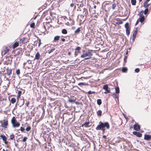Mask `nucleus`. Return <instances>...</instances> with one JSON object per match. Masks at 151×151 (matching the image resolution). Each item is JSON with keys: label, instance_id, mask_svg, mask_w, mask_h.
Masks as SVG:
<instances>
[{"label": "nucleus", "instance_id": "obj_27", "mask_svg": "<svg viewBox=\"0 0 151 151\" xmlns=\"http://www.w3.org/2000/svg\"><path fill=\"white\" fill-rule=\"evenodd\" d=\"M137 30L136 29L134 31V32L132 36H134V37H136L137 34Z\"/></svg>", "mask_w": 151, "mask_h": 151}, {"label": "nucleus", "instance_id": "obj_13", "mask_svg": "<svg viewBox=\"0 0 151 151\" xmlns=\"http://www.w3.org/2000/svg\"><path fill=\"white\" fill-rule=\"evenodd\" d=\"M139 21L141 23H142L145 20L144 16H139V18L138 19Z\"/></svg>", "mask_w": 151, "mask_h": 151}, {"label": "nucleus", "instance_id": "obj_34", "mask_svg": "<svg viewBox=\"0 0 151 151\" xmlns=\"http://www.w3.org/2000/svg\"><path fill=\"white\" fill-rule=\"evenodd\" d=\"M80 28H78L75 31V32L76 33H78L80 31Z\"/></svg>", "mask_w": 151, "mask_h": 151}, {"label": "nucleus", "instance_id": "obj_1", "mask_svg": "<svg viewBox=\"0 0 151 151\" xmlns=\"http://www.w3.org/2000/svg\"><path fill=\"white\" fill-rule=\"evenodd\" d=\"M99 123V124L98 125L96 128V129L97 130H101L104 132L105 130V127H106L107 129L109 128V125L107 122L103 123L100 121Z\"/></svg>", "mask_w": 151, "mask_h": 151}, {"label": "nucleus", "instance_id": "obj_63", "mask_svg": "<svg viewBox=\"0 0 151 151\" xmlns=\"http://www.w3.org/2000/svg\"><path fill=\"white\" fill-rule=\"evenodd\" d=\"M15 145L16 146H17L18 145V144H16V143L15 141Z\"/></svg>", "mask_w": 151, "mask_h": 151}, {"label": "nucleus", "instance_id": "obj_52", "mask_svg": "<svg viewBox=\"0 0 151 151\" xmlns=\"http://www.w3.org/2000/svg\"><path fill=\"white\" fill-rule=\"evenodd\" d=\"M74 6V4L73 3H72L70 5V6L71 7H72Z\"/></svg>", "mask_w": 151, "mask_h": 151}, {"label": "nucleus", "instance_id": "obj_25", "mask_svg": "<svg viewBox=\"0 0 151 151\" xmlns=\"http://www.w3.org/2000/svg\"><path fill=\"white\" fill-rule=\"evenodd\" d=\"M26 39V38L25 37H23V38L19 40V42L20 43H22L24 42V40Z\"/></svg>", "mask_w": 151, "mask_h": 151}, {"label": "nucleus", "instance_id": "obj_2", "mask_svg": "<svg viewBox=\"0 0 151 151\" xmlns=\"http://www.w3.org/2000/svg\"><path fill=\"white\" fill-rule=\"evenodd\" d=\"M92 55V54L91 52V51L90 50H89L81 55V57L82 58H85V59L87 60L91 58Z\"/></svg>", "mask_w": 151, "mask_h": 151}, {"label": "nucleus", "instance_id": "obj_3", "mask_svg": "<svg viewBox=\"0 0 151 151\" xmlns=\"http://www.w3.org/2000/svg\"><path fill=\"white\" fill-rule=\"evenodd\" d=\"M11 122L13 127L15 128L19 127V123L17 122L14 117H13L11 119Z\"/></svg>", "mask_w": 151, "mask_h": 151}, {"label": "nucleus", "instance_id": "obj_7", "mask_svg": "<svg viewBox=\"0 0 151 151\" xmlns=\"http://www.w3.org/2000/svg\"><path fill=\"white\" fill-rule=\"evenodd\" d=\"M133 134L138 137H141L142 136V134L136 131L134 132Z\"/></svg>", "mask_w": 151, "mask_h": 151}, {"label": "nucleus", "instance_id": "obj_48", "mask_svg": "<svg viewBox=\"0 0 151 151\" xmlns=\"http://www.w3.org/2000/svg\"><path fill=\"white\" fill-rule=\"evenodd\" d=\"M16 73L18 75H19V69L16 70Z\"/></svg>", "mask_w": 151, "mask_h": 151}, {"label": "nucleus", "instance_id": "obj_49", "mask_svg": "<svg viewBox=\"0 0 151 151\" xmlns=\"http://www.w3.org/2000/svg\"><path fill=\"white\" fill-rule=\"evenodd\" d=\"M88 93L89 95H90V94H92L91 91H88Z\"/></svg>", "mask_w": 151, "mask_h": 151}, {"label": "nucleus", "instance_id": "obj_31", "mask_svg": "<svg viewBox=\"0 0 151 151\" xmlns=\"http://www.w3.org/2000/svg\"><path fill=\"white\" fill-rule=\"evenodd\" d=\"M15 137L16 138V140L17 142H18V140H19V137H18V133H16L15 134Z\"/></svg>", "mask_w": 151, "mask_h": 151}, {"label": "nucleus", "instance_id": "obj_6", "mask_svg": "<svg viewBox=\"0 0 151 151\" xmlns=\"http://www.w3.org/2000/svg\"><path fill=\"white\" fill-rule=\"evenodd\" d=\"M134 128L135 130L139 131L140 129V127L138 124H136L134 125Z\"/></svg>", "mask_w": 151, "mask_h": 151}, {"label": "nucleus", "instance_id": "obj_62", "mask_svg": "<svg viewBox=\"0 0 151 151\" xmlns=\"http://www.w3.org/2000/svg\"><path fill=\"white\" fill-rule=\"evenodd\" d=\"M68 55H70L71 54V52H69L68 53Z\"/></svg>", "mask_w": 151, "mask_h": 151}, {"label": "nucleus", "instance_id": "obj_23", "mask_svg": "<svg viewBox=\"0 0 151 151\" xmlns=\"http://www.w3.org/2000/svg\"><path fill=\"white\" fill-rule=\"evenodd\" d=\"M127 70V69L126 68H123L122 69V72L124 73L126 72Z\"/></svg>", "mask_w": 151, "mask_h": 151}, {"label": "nucleus", "instance_id": "obj_4", "mask_svg": "<svg viewBox=\"0 0 151 151\" xmlns=\"http://www.w3.org/2000/svg\"><path fill=\"white\" fill-rule=\"evenodd\" d=\"M126 29V34L127 35H129L130 34V28L129 26V23H126L124 25Z\"/></svg>", "mask_w": 151, "mask_h": 151}, {"label": "nucleus", "instance_id": "obj_24", "mask_svg": "<svg viewBox=\"0 0 151 151\" xmlns=\"http://www.w3.org/2000/svg\"><path fill=\"white\" fill-rule=\"evenodd\" d=\"M116 92V93H119V88L118 87L115 88Z\"/></svg>", "mask_w": 151, "mask_h": 151}, {"label": "nucleus", "instance_id": "obj_50", "mask_svg": "<svg viewBox=\"0 0 151 151\" xmlns=\"http://www.w3.org/2000/svg\"><path fill=\"white\" fill-rule=\"evenodd\" d=\"M139 20L138 19L135 24V25H137V24H138V23L139 22Z\"/></svg>", "mask_w": 151, "mask_h": 151}, {"label": "nucleus", "instance_id": "obj_22", "mask_svg": "<svg viewBox=\"0 0 151 151\" xmlns=\"http://www.w3.org/2000/svg\"><path fill=\"white\" fill-rule=\"evenodd\" d=\"M62 32L63 34H67V30L65 29H63L62 31Z\"/></svg>", "mask_w": 151, "mask_h": 151}, {"label": "nucleus", "instance_id": "obj_29", "mask_svg": "<svg viewBox=\"0 0 151 151\" xmlns=\"http://www.w3.org/2000/svg\"><path fill=\"white\" fill-rule=\"evenodd\" d=\"M78 85L79 86H82L83 85H86V84L84 83L81 82V83H78Z\"/></svg>", "mask_w": 151, "mask_h": 151}, {"label": "nucleus", "instance_id": "obj_61", "mask_svg": "<svg viewBox=\"0 0 151 151\" xmlns=\"http://www.w3.org/2000/svg\"><path fill=\"white\" fill-rule=\"evenodd\" d=\"M75 103L76 104H79V103L78 102H75Z\"/></svg>", "mask_w": 151, "mask_h": 151}, {"label": "nucleus", "instance_id": "obj_36", "mask_svg": "<svg viewBox=\"0 0 151 151\" xmlns=\"http://www.w3.org/2000/svg\"><path fill=\"white\" fill-rule=\"evenodd\" d=\"M148 9L147 8V9H146L144 11V13L145 14H147V13L148 12Z\"/></svg>", "mask_w": 151, "mask_h": 151}, {"label": "nucleus", "instance_id": "obj_58", "mask_svg": "<svg viewBox=\"0 0 151 151\" xmlns=\"http://www.w3.org/2000/svg\"><path fill=\"white\" fill-rule=\"evenodd\" d=\"M119 24H122V21H121L119 22Z\"/></svg>", "mask_w": 151, "mask_h": 151}, {"label": "nucleus", "instance_id": "obj_56", "mask_svg": "<svg viewBox=\"0 0 151 151\" xmlns=\"http://www.w3.org/2000/svg\"><path fill=\"white\" fill-rule=\"evenodd\" d=\"M17 97L18 98H19V91L17 92Z\"/></svg>", "mask_w": 151, "mask_h": 151}, {"label": "nucleus", "instance_id": "obj_39", "mask_svg": "<svg viewBox=\"0 0 151 151\" xmlns=\"http://www.w3.org/2000/svg\"><path fill=\"white\" fill-rule=\"evenodd\" d=\"M81 49V48L79 47H77L76 49H75V51H80Z\"/></svg>", "mask_w": 151, "mask_h": 151}, {"label": "nucleus", "instance_id": "obj_9", "mask_svg": "<svg viewBox=\"0 0 151 151\" xmlns=\"http://www.w3.org/2000/svg\"><path fill=\"white\" fill-rule=\"evenodd\" d=\"M103 88L107 92H110V89H109L108 86L107 84L103 86Z\"/></svg>", "mask_w": 151, "mask_h": 151}, {"label": "nucleus", "instance_id": "obj_32", "mask_svg": "<svg viewBox=\"0 0 151 151\" xmlns=\"http://www.w3.org/2000/svg\"><path fill=\"white\" fill-rule=\"evenodd\" d=\"M16 101V99L14 98H12L11 99V102L12 103L14 104Z\"/></svg>", "mask_w": 151, "mask_h": 151}, {"label": "nucleus", "instance_id": "obj_8", "mask_svg": "<svg viewBox=\"0 0 151 151\" xmlns=\"http://www.w3.org/2000/svg\"><path fill=\"white\" fill-rule=\"evenodd\" d=\"M144 139L147 140H150L151 139V135L145 134L144 136Z\"/></svg>", "mask_w": 151, "mask_h": 151}, {"label": "nucleus", "instance_id": "obj_37", "mask_svg": "<svg viewBox=\"0 0 151 151\" xmlns=\"http://www.w3.org/2000/svg\"><path fill=\"white\" fill-rule=\"evenodd\" d=\"M116 4L114 3L113 4H112V8L113 9H115V7H116Z\"/></svg>", "mask_w": 151, "mask_h": 151}, {"label": "nucleus", "instance_id": "obj_28", "mask_svg": "<svg viewBox=\"0 0 151 151\" xmlns=\"http://www.w3.org/2000/svg\"><path fill=\"white\" fill-rule=\"evenodd\" d=\"M147 1H146V2L144 3V6L145 7H147L149 5V4H147Z\"/></svg>", "mask_w": 151, "mask_h": 151}, {"label": "nucleus", "instance_id": "obj_11", "mask_svg": "<svg viewBox=\"0 0 151 151\" xmlns=\"http://www.w3.org/2000/svg\"><path fill=\"white\" fill-rule=\"evenodd\" d=\"M6 74L8 76H9L12 73L11 70L9 68H7L6 69Z\"/></svg>", "mask_w": 151, "mask_h": 151}, {"label": "nucleus", "instance_id": "obj_53", "mask_svg": "<svg viewBox=\"0 0 151 151\" xmlns=\"http://www.w3.org/2000/svg\"><path fill=\"white\" fill-rule=\"evenodd\" d=\"M135 38H136L135 37H134V36H132V40L133 41L134 40H135Z\"/></svg>", "mask_w": 151, "mask_h": 151}, {"label": "nucleus", "instance_id": "obj_59", "mask_svg": "<svg viewBox=\"0 0 151 151\" xmlns=\"http://www.w3.org/2000/svg\"><path fill=\"white\" fill-rule=\"evenodd\" d=\"M110 93V92H107V91H106V92H104V93H105V94H106V93Z\"/></svg>", "mask_w": 151, "mask_h": 151}, {"label": "nucleus", "instance_id": "obj_57", "mask_svg": "<svg viewBox=\"0 0 151 151\" xmlns=\"http://www.w3.org/2000/svg\"><path fill=\"white\" fill-rule=\"evenodd\" d=\"M61 40H62V41L64 42V41H65V40L64 38H62V39Z\"/></svg>", "mask_w": 151, "mask_h": 151}, {"label": "nucleus", "instance_id": "obj_21", "mask_svg": "<svg viewBox=\"0 0 151 151\" xmlns=\"http://www.w3.org/2000/svg\"><path fill=\"white\" fill-rule=\"evenodd\" d=\"M97 104L99 105H100L102 103L101 100L100 99H98L97 100Z\"/></svg>", "mask_w": 151, "mask_h": 151}, {"label": "nucleus", "instance_id": "obj_60", "mask_svg": "<svg viewBox=\"0 0 151 151\" xmlns=\"http://www.w3.org/2000/svg\"><path fill=\"white\" fill-rule=\"evenodd\" d=\"M103 137L104 138H106V137L105 135H104Z\"/></svg>", "mask_w": 151, "mask_h": 151}, {"label": "nucleus", "instance_id": "obj_40", "mask_svg": "<svg viewBox=\"0 0 151 151\" xmlns=\"http://www.w3.org/2000/svg\"><path fill=\"white\" fill-rule=\"evenodd\" d=\"M14 137V135L13 134H12L10 136V139H13Z\"/></svg>", "mask_w": 151, "mask_h": 151}, {"label": "nucleus", "instance_id": "obj_38", "mask_svg": "<svg viewBox=\"0 0 151 151\" xmlns=\"http://www.w3.org/2000/svg\"><path fill=\"white\" fill-rule=\"evenodd\" d=\"M20 102H21V105H23L24 102V100L23 99H21Z\"/></svg>", "mask_w": 151, "mask_h": 151}, {"label": "nucleus", "instance_id": "obj_45", "mask_svg": "<svg viewBox=\"0 0 151 151\" xmlns=\"http://www.w3.org/2000/svg\"><path fill=\"white\" fill-rule=\"evenodd\" d=\"M20 130L22 132H23L25 130V129L22 127H21L20 128Z\"/></svg>", "mask_w": 151, "mask_h": 151}, {"label": "nucleus", "instance_id": "obj_18", "mask_svg": "<svg viewBox=\"0 0 151 151\" xmlns=\"http://www.w3.org/2000/svg\"><path fill=\"white\" fill-rule=\"evenodd\" d=\"M31 61L30 60L28 61L27 62L25 63V64L26 65L27 64V63H28L29 64H30L29 66H26V67H27L28 68H30L31 67Z\"/></svg>", "mask_w": 151, "mask_h": 151}, {"label": "nucleus", "instance_id": "obj_19", "mask_svg": "<svg viewBox=\"0 0 151 151\" xmlns=\"http://www.w3.org/2000/svg\"><path fill=\"white\" fill-rule=\"evenodd\" d=\"M89 124V122H85L83 124H82V126H85L86 127H88V126Z\"/></svg>", "mask_w": 151, "mask_h": 151}, {"label": "nucleus", "instance_id": "obj_5", "mask_svg": "<svg viewBox=\"0 0 151 151\" xmlns=\"http://www.w3.org/2000/svg\"><path fill=\"white\" fill-rule=\"evenodd\" d=\"M8 125V121H5L1 124V126L4 128H6L7 127Z\"/></svg>", "mask_w": 151, "mask_h": 151}, {"label": "nucleus", "instance_id": "obj_30", "mask_svg": "<svg viewBox=\"0 0 151 151\" xmlns=\"http://www.w3.org/2000/svg\"><path fill=\"white\" fill-rule=\"evenodd\" d=\"M144 13V11L142 10V11H141L139 13V16H144L143 15Z\"/></svg>", "mask_w": 151, "mask_h": 151}, {"label": "nucleus", "instance_id": "obj_33", "mask_svg": "<svg viewBox=\"0 0 151 151\" xmlns=\"http://www.w3.org/2000/svg\"><path fill=\"white\" fill-rule=\"evenodd\" d=\"M31 127L30 126L28 127L26 129V130L27 131H29L31 130Z\"/></svg>", "mask_w": 151, "mask_h": 151}, {"label": "nucleus", "instance_id": "obj_26", "mask_svg": "<svg viewBox=\"0 0 151 151\" xmlns=\"http://www.w3.org/2000/svg\"><path fill=\"white\" fill-rule=\"evenodd\" d=\"M131 2L132 5H135L136 4V0H131Z\"/></svg>", "mask_w": 151, "mask_h": 151}, {"label": "nucleus", "instance_id": "obj_41", "mask_svg": "<svg viewBox=\"0 0 151 151\" xmlns=\"http://www.w3.org/2000/svg\"><path fill=\"white\" fill-rule=\"evenodd\" d=\"M27 139V137H24V138H23V140H22V141H23V142H25L26 141Z\"/></svg>", "mask_w": 151, "mask_h": 151}, {"label": "nucleus", "instance_id": "obj_44", "mask_svg": "<svg viewBox=\"0 0 151 151\" xmlns=\"http://www.w3.org/2000/svg\"><path fill=\"white\" fill-rule=\"evenodd\" d=\"M74 101V100L73 99H70L68 100V101L70 103H72Z\"/></svg>", "mask_w": 151, "mask_h": 151}, {"label": "nucleus", "instance_id": "obj_64", "mask_svg": "<svg viewBox=\"0 0 151 151\" xmlns=\"http://www.w3.org/2000/svg\"><path fill=\"white\" fill-rule=\"evenodd\" d=\"M91 92L92 93H95V91H91Z\"/></svg>", "mask_w": 151, "mask_h": 151}, {"label": "nucleus", "instance_id": "obj_47", "mask_svg": "<svg viewBox=\"0 0 151 151\" xmlns=\"http://www.w3.org/2000/svg\"><path fill=\"white\" fill-rule=\"evenodd\" d=\"M39 45H38V46L40 47L41 44V40L40 39H39Z\"/></svg>", "mask_w": 151, "mask_h": 151}, {"label": "nucleus", "instance_id": "obj_20", "mask_svg": "<svg viewBox=\"0 0 151 151\" xmlns=\"http://www.w3.org/2000/svg\"><path fill=\"white\" fill-rule=\"evenodd\" d=\"M25 91V90L23 89H21V91H19V98H20V95L21 94H24Z\"/></svg>", "mask_w": 151, "mask_h": 151}, {"label": "nucleus", "instance_id": "obj_15", "mask_svg": "<svg viewBox=\"0 0 151 151\" xmlns=\"http://www.w3.org/2000/svg\"><path fill=\"white\" fill-rule=\"evenodd\" d=\"M40 57V55L39 52H37L36 54L35 59L38 60Z\"/></svg>", "mask_w": 151, "mask_h": 151}, {"label": "nucleus", "instance_id": "obj_54", "mask_svg": "<svg viewBox=\"0 0 151 151\" xmlns=\"http://www.w3.org/2000/svg\"><path fill=\"white\" fill-rule=\"evenodd\" d=\"M75 55L76 56L78 54H77V51H75Z\"/></svg>", "mask_w": 151, "mask_h": 151}, {"label": "nucleus", "instance_id": "obj_16", "mask_svg": "<svg viewBox=\"0 0 151 151\" xmlns=\"http://www.w3.org/2000/svg\"><path fill=\"white\" fill-rule=\"evenodd\" d=\"M96 113L98 116H101L102 113V111L101 110H99L97 111Z\"/></svg>", "mask_w": 151, "mask_h": 151}, {"label": "nucleus", "instance_id": "obj_43", "mask_svg": "<svg viewBox=\"0 0 151 151\" xmlns=\"http://www.w3.org/2000/svg\"><path fill=\"white\" fill-rule=\"evenodd\" d=\"M113 95L114 96L115 98H117L118 97V96L115 93H114L113 94Z\"/></svg>", "mask_w": 151, "mask_h": 151}, {"label": "nucleus", "instance_id": "obj_10", "mask_svg": "<svg viewBox=\"0 0 151 151\" xmlns=\"http://www.w3.org/2000/svg\"><path fill=\"white\" fill-rule=\"evenodd\" d=\"M9 51V49L7 47H6L5 49H4V50L2 51L1 52L2 55H5L6 54L7 52H8Z\"/></svg>", "mask_w": 151, "mask_h": 151}, {"label": "nucleus", "instance_id": "obj_55", "mask_svg": "<svg viewBox=\"0 0 151 151\" xmlns=\"http://www.w3.org/2000/svg\"><path fill=\"white\" fill-rule=\"evenodd\" d=\"M127 58V56H125L124 59V61H125L126 60Z\"/></svg>", "mask_w": 151, "mask_h": 151}, {"label": "nucleus", "instance_id": "obj_12", "mask_svg": "<svg viewBox=\"0 0 151 151\" xmlns=\"http://www.w3.org/2000/svg\"><path fill=\"white\" fill-rule=\"evenodd\" d=\"M0 137H1L2 138L3 140V141H4V142L5 143V144H6L7 143V142H6L7 138H6V137L5 136L3 135H1L0 136Z\"/></svg>", "mask_w": 151, "mask_h": 151}, {"label": "nucleus", "instance_id": "obj_14", "mask_svg": "<svg viewBox=\"0 0 151 151\" xmlns=\"http://www.w3.org/2000/svg\"><path fill=\"white\" fill-rule=\"evenodd\" d=\"M19 45V43L18 42H16L13 45V49H14L17 47Z\"/></svg>", "mask_w": 151, "mask_h": 151}, {"label": "nucleus", "instance_id": "obj_17", "mask_svg": "<svg viewBox=\"0 0 151 151\" xmlns=\"http://www.w3.org/2000/svg\"><path fill=\"white\" fill-rule=\"evenodd\" d=\"M60 37V36H55L54 38V41L56 42L57 41L59 40Z\"/></svg>", "mask_w": 151, "mask_h": 151}, {"label": "nucleus", "instance_id": "obj_42", "mask_svg": "<svg viewBox=\"0 0 151 151\" xmlns=\"http://www.w3.org/2000/svg\"><path fill=\"white\" fill-rule=\"evenodd\" d=\"M135 71L136 72L138 73L139 71V69L138 68H136L135 69Z\"/></svg>", "mask_w": 151, "mask_h": 151}, {"label": "nucleus", "instance_id": "obj_35", "mask_svg": "<svg viewBox=\"0 0 151 151\" xmlns=\"http://www.w3.org/2000/svg\"><path fill=\"white\" fill-rule=\"evenodd\" d=\"M35 23L34 22H32L30 24V27L32 28H35Z\"/></svg>", "mask_w": 151, "mask_h": 151}, {"label": "nucleus", "instance_id": "obj_51", "mask_svg": "<svg viewBox=\"0 0 151 151\" xmlns=\"http://www.w3.org/2000/svg\"><path fill=\"white\" fill-rule=\"evenodd\" d=\"M29 101H28L27 104V107H28L29 106Z\"/></svg>", "mask_w": 151, "mask_h": 151}, {"label": "nucleus", "instance_id": "obj_46", "mask_svg": "<svg viewBox=\"0 0 151 151\" xmlns=\"http://www.w3.org/2000/svg\"><path fill=\"white\" fill-rule=\"evenodd\" d=\"M55 50V49H52L49 52H48L49 53H50L51 52H53L54 50Z\"/></svg>", "mask_w": 151, "mask_h": 151}]
</instances>
